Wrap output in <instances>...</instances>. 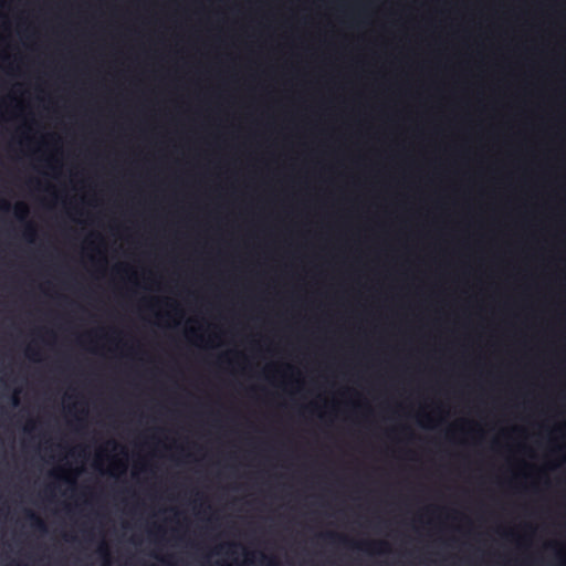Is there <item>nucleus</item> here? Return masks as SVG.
Masks as SVG:
<instances>
[{
    "label": "nucleus",
    "instance_id": "4",
    "mask_svg": "<svg viewBox=\"0 0 566 566\" xmlns=\"http://www.w3.org/2000/svg\"><path fill=\"white\" fill-rule=\"evenodd\" d=\"M324 537H325V538H327V539H328V541H331V542L340 541V542H343L344 544H350V543H352V542H350L348 538H346L345 536H342V535H338V534H336V533H332V532L324 534Z\"/></svg>",
    "mask_w": 566,
    "mask_h": 566
},
{
    "label": "nucleus",
    "instance_id": "5",
    "mask_svg": "<svg viewBox=\"0 0 566 566\" xmlns=\"http://www.w3.org/2000/svg\"><path fill=\"white\" fill-rule=\"evenodd\" d=\"M24 235L28 241H30V242L33 241L34 235H35V228L33 227V224H31V223L27 224Z\"/></svg>",
    "mask_w": 566,
    "mask_h": 566
},
{
    "label": "nucleus",
    "instance_id": "8",
    "mask_svg": "<svg viewBox=\"0 0 566 566\" xmlns=\"http://www.w3.org/2000/svg\"><path fill=\"white\" fill-rule=\"evenodd\" d=\"M0 209L1 210H4V211H8L10 209V206L7 201H1L0 202Z\"/></svg>",
    "mask_w": 566,
    "mask_h": 566
},
{
    "label": "nucleus",
    "instance_id": "6",
    "mask_svg": "<svg viewBox=\"0 0 566 566\" xmlns=\"http://www.w3.org/2000/svg\"><path fill=\"white\" fill-rule=\"evenodd\" d=\"M99 553L101 555H103L104 557H108V549H107V546L105 544H102L99 546Z\"/></svg>",
    "mask_w": 566,
    "mask_h": 566
},
{
    "label": "nucleus",
    "instance_id": "7",
    "mask_svg": "<svg viewBox=\"0 0 566 566\" xmlns=\"http://www.w3.org/2000/svg\"><path fill=\"white\" fill-rule=\"evenodd\" d=\"M35 355H36V353L33 350V348L29 347L28 348V357L35 360L36 359Z\"/></svg>",
    "mask_w": 566,
    "mask_h": 566
},
{
    "label": "nucleus",
    "instance_id": "1",
    "mask_svg": "<svg viewBox=\"0 0 566 566\" xmlns=\"http://www.w3.org/2000/svg\"><path fill=\"white\" fill-rule=\"evenodd\" d=\"M357 548L366 551L368 553L374 554H384L389 551V545L386 542L379 541V542H366L361 544L356 545Z\"/></svg>",
    "mask_w": 566,
    "mask_h": 566
},
{
    "label": "nucleus",
    "instance_id": "3",
    "mask_svg": "<svg viewBox=\"0 0 566 566\" xmlns=\"http://www.w3.org/2000/svg\"><path fill=\"white\" fill-rule=\"evenodd\" d=\"M28 213H29V210H28L27 205H24L23 202H19V203L15 205V207H14V216L19 220H25V218L28 217Z\"/></svg>",
    "mask_w": 566,
    "mask_h": 566
},
{
    "label": "nucleus",
    "instance_id": "9",
    "mask_svg": "<svg viewBox=\"0 0 566 566\" xmlns=\"http://www.w3.org/2000/svg\"><path fill=\"white\" fill-rule=\"evenodd\" d=\"M17 403H18V398L13 397V405H17Z\"/></svg>",
    "mask_w": 566,
    "mask_h": 566
},
{
    "label": "nucleus",
    "instance_id": "2",
    "mask_svg": "<svg viewBox=\"0 0 566 566\" xmlns=\"http://www.w3.org/2000/svg\"><path fill=\"white\" fill-rule=\"evenodd\" d=\"M25 516L28 517V520L31 523V526L34 530H36L41 533H44L46 531V525H45L44 521L39 515H36L34 512L27 510Z\"/></svg>",
    "mask_w": 566,
    "mask_h": 566
},
{
    "label": "nucleus",
    "instance_id": "10",
    "mask_svg": "<svg viewBox=\"0 0 566 566\" xmlns=\"http://www.w3.org/2000/svg\"><path fill=\"white\" fill-rule=\"evenodd\" d=\"M31 429H32V427H31V426L25 427V430H27V431H30Z\"/></svg>",
    "mask_w": 566,
    "mask_h": 566
}]
</instances>
